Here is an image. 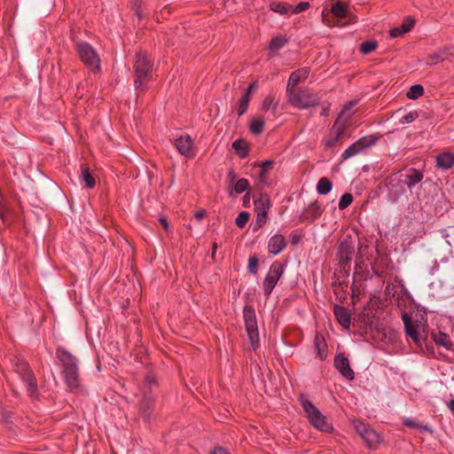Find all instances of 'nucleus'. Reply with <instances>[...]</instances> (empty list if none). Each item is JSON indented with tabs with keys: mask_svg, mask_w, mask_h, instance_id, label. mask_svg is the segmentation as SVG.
<instances>
[{
	"mask_svg": "<svg viewBox=\"0 0 454 454\" xmlns=\"http://www.w3.org/2000/svg\"><path fill=\"white\" fill-rule=\"evenodd\" d=\"M56 354L63 365L62 374L66 384L72 390L78 388L81 384V379L77 359L69 351L61 347L57 348Z\"/></svg>",
	"mask_w": 454,
	"mask_h": 454,
	"instance_id": "nucleus-1",
	"label": "nucleus"
},
{
	"mask_svg": "<svg viewBox=\"0 0 454 454\" xmlns=\"http://www.w3.org/2000/svg\"><path fill=\"white\" fill-rule=\"evenodd\" d=\"M288 103L299 109H307L316 106L320 102V98L317 93L313 92L308 88L304 89H292L286 90Z\"/></svg>",
	"mask_w": 454,
	"mask_h": 454,
	"instance_id": "nucleus-2",
	"label": "nucleus"
},
{
	"mask_svg": "<svg viewBox=\"0 0 454 454\" xmlns=\"http://www.w3.org/2000/svg\"><path fill=\"white\" fill-rule=\"evenodd\" d=\"M301 404L309 423L319 431L331 433L332 424L328 423L326 417L303 395H301Z\"/></svg>",
	"mask_w": 454,
	"mask_h": 454,
	"instance_id": "nucleus-3",
	"label": "nucleus"
},
{
	"mask_svg": "<svg viewBox=\"0 0 454 454\" xmlns=\"http://www.w3.org/2000/svg\"><path fill=\"white\" fill-rule=\"evenodd\" d=\"M136 78L134 81L137 90H144L145 83L152 77L153 64L145 53H139L134 64Z\"/></svg>",
	"mask_w": 454,
	"mask_h": 454,
	"instance_id": "nucleus-4",
	"label": "nucleus"
},
{
	"mask_svg": "<svg viewBox=\"0 0 454 454\" xmlns=\"http://www.w3.org/2000/svg\"><path fill=\"white\" fill-rule=\"evenodd\" d=\"M157 386L158 383L153 375L148 374L145 376L141 388L144 397L140 403L139 409L143 418L146 420L151 418L154 410V399L149 394L154 387H157Z\"/></svg>",
	"mask_w": 454,
	"mask_h": 454,
	"instance_id": "nucleus-5",
	"label": "nucleus"
},
{
	"mask_svg": "<svg viewBox=\"0 0 454 454\" xmlns=\"http://www.w3.org/2000/svg\"><path fill=\"white\" fill-rule=\"evenodd\" d=\"M76 51L82 63L91 72H99L100 59L96 50L88 43L79 42L76 43Z\"/></svg>",
	"mask_w": 454,
	"mask_h": 454,
	"instance_id": "nucleus-6",
	"label": "nucleus"
},
{
	"mask_svg": "<svg viewBox=\"0 0 454 454\" xmlns=\"http://www.w3.org/2000/svg\"><path fill=\"white\" fill-rule=\"evenodd\" d=\"M342 114L343 113L335 120L328 135L322 140L325 148H332L340 145V139L347 135L348 121L342 119Z\"/></svg>",
	"mask_w": 454,
	"mask_h": 454,
	"instance_id": "nucleus-7",
	"label": "nucleus"
},
{
	"mask_svg": "<svg viewBox=\"0 0 454 454\" xmlns=\"http://www.w3.org/2000/svg\"><path fill=\"white\" fill-rule=\"evenodd\" d=\"M243 317L251 347L255 350L259 347L260 338L254 309L250 305H246L243 309Z\"/></svg>",
	"mask_w": 454,
	"mask_h": 454,
	"instance_id": "nucleus-8",
	"label": "nucleus"
},
{
	"mask_svg": "<svg viewBox=\"0 0 454 454\" xmlns=\"http://www.w3.org/2000/svg\"><path fill=\"white\" fill-rule=\"evenodd\" d=\"M283 273L284 267L280 262L276 261L271 263L262 282L263 293L266 296H269L272 293Z\"/></svg>",
	"mask_w": 454,
	"mask_h": 454,
	"instance_id": "nucleus-9",
	"label": "nucleus"
},
{
	"mask_svg": "<svg viewBox=\"0 0 454 454\" xmlns=\"http://www.w3.org/2000/svg\"><path fill=\"white\" fill-rule=\"evenodd\" d=\"M254 207L256 211V219L254 230L261 229L268 220V213L270 208V200L267 197H261L254 200Z\"/></svg>",
	"mask_w": 454,
	"mask_h": 454,
	"instance_id": "nucleus-10",
	"label": "nucleus"
},
{
	"mask_svg": "<svg viewBox=\"0 0 454 454\" xmlns=\"http://www.w3.org/2000/svg\"><path fill=\"white\" fill-rule=\"evenodd\" d=\"M16 371L20 374L23 382L26 384L29 395L33 396L37 390V384L33 372L27 362L20 361L17 364Z\"/></svg>",
	"mask_w": 454,
	"mask_h": 454,
	"instance_id": "nucleus-11",
	"label": "nucleus"
},
{
	"mask_svg": "<svg viewBox=\"0 0 454 454\" xmlns=\"http://www.w3.org/2000/svg\"><path fill=\"white\" fill-rule=\"evenodd\" d=\"M376 141V138L372 136L369 137H363L351 144L343 153H342V159L348 160L359 153H361L364 149L366 147H369L372 145H374Z\"/></svg>",
	"mask_w": 454,
	"mask_h": 454,
	"instance_id": "nucleus-12",
	"label": "nucleus"
},
{
	"mask_svg": "<svg viewBox=\"0 0 454 454\" xmlns=\"http://www.w3.org/2000/svg\"><path fill=\"white\" fill-rule=\"evenodd\" d=\"M354 251V245L349 239H344L340 242L337 255L342 267H345L351 261Z\"/></svg>",
	"mask_w": 454,
	"mask_h": 454,
	"instance_id": "nucleus-13",
	"label": "nucleus"
},
{
	"mask_svg": "<svg viewBox=\"0 0 454 454\" xmlns=\"http://www.w3.org/2000/svg\"><path fill=\"white\" fill-rule=\"evenodd\" d=\"M334 367L347 380H354L355 372L350 367L348 359L343 354H338L335 356Z\"/></svg>",
	"mask_w": 454,
	"mask_h": 454,
	"instance_id": "nucleus-14",
	"label": "nucleus"
},
{
	"mask_svg": "<svg viewBox=\"0 0 454 454\" xmlns=\"http://www.w3.org/2000/svg\"><path fill=\"white\" fill-rule=\"evenodd\" d=\"M402 320L407 335H409L415 342L419 341V322L418 320H413L406 312L402 314Z\"/></svg>",
	"mask_w": 454,
	"mask_h": 454,
	"instance_id": "nucleus-15",
	"label": "nucleus"
},
{
	"mask_svg": "<svg viewBox=\"0 0 454 454\" xmlns=\"http://www.w3.org/2000/svg\"><path fill=\"white\" fill-rule=\"evenodd\" d=\"M323 209L317 201H313L308 205L300 215V221L301 223H312L316 219L321 216Z\"/></svg>",
	"mask_w": 454,
	"mask_h": 454,
	"instance_id": "nucleus-16",
	"label": "nucleus"
},
{
	"mask_svg": "<svg viewBox=\"0 0 454 454\" xmlns=\"http://www.w3.org/2000/svg\"><path fill=\"white\" fill-rule=\"evenodd\" d=\"M174 145L183 156L186 158L192 157L193 141L189 135L176 138L174 141Z\"/></svg>",
	"mask_w": 454,
	"mask_h": 454,
	"instance_id": "nucleus-17",
	"label": "nucleus"
},
{
	"mask_svg": "<svg viewBox=\"0 0 454 454\" xmlns=\"http://www.w3.org/2000/svg\"><path fill=\"white\" fill-rule=\"evenodd\" d=\"M309 67H301L294 71L289 76L286 90L295 89L300 82H304L309 77Z\"/></svg>",
	"mask_w": 454,
	"mask_h": 454,
	"instance_id": "nucleus-18",
	"label": "nucleus"
},
{
	"mask_svg": "<svg viewBox=\"0 0 454 454\" xmlns=\"http://www.w3.org/2000/svg\"><path fill=\"white\" fill-rule=\"evenodd\" d=\"M286 247V240L282 234H275L270 238L268 242V251L270 254L277 255L280 254Z\"/></svg>",
	"mask_w": 454,
	"mask_h": 454,
	"instance_id": "nucleus-19",
	"label": "nucleus"
},
{
	"mask_svg": "<svg viewBox=\"0 0 454 454\" xmlns=\"http://www.w3.org/2000/svg\"><path fill=\"white\" fill-rule=\"evenodd\" d=\"M333 313L337 321L343 328L348 329L350 327V314L346 308L340 305H335L333 309Z\"/></svg>",
	"mask_w": 454,
	"mask_h": 454,
	"instance_id": "nucleus-20",
	"label": "nucleus"
},
{
	"mask_svg": "<svg viewBox=\"0 0 454 454\" xmlns=\"http://www.w3.org/2000/svg\"><path fill=\"white\" fill-rule=\"evenodd\" d=\"M314 347L317 350V356L320 360H325L327 356L328 348L324 336L317 333L314 339Z\"/></svg>",
	"mask_w": 454,
	"mask_h": 454,
	"instance_id": "nucleus-21",
	"label": "nucleus"
},
{
	"mask_svg": "<svg viewBox=\"0 0 454 454\" xmlns=\"http://www.w3.org/2000/svg\"><path fill=\"white\" fill-rule=\"evenodd\" d=\"M454 166V153H442L436 157V167L447 170Z\"/></svg>",
	"mask_w": 454,
	"mask_h": 454,
	"instance_id": "nucleus-22",
	"label": "nucleus"
},
{
	"mask_svg": "<svg viewBox=\"0 0 454 454\" xmlns=\"http://www.w3.org/2000/svg\"><path fill=\"white\" fill-rule=\"evenodd\" d=\"M431 338L434 341L439 345L444 347L446 349H451L453 347V342L450 340V336L442 332L432 333Z\"/></svg>",
	"mask_w": 454,
	"mask_h": 454,
	"instance_id": "nucleus-23",
	"label": "nucleus"
},
{
	"mask_svg": "<svg viewBox=\"0 0 454 454\" xmlns=\"http://www.w3.org/2000/svg\"><path fill=\"white\" fill-rule=\"evenodd\" d=\"M423 173L416 168H410L405 176V184L409 188H412L417 184L422 181Z\"/></svg>",
	"mask_w": 454,
	"mask_h": 454,
	"instance_id": "nucleus-24",
	"label": "nucleus"
},
{
	"mask_svg": "<svg viewBox=\"0 0 454 454\" xmlns=\"http://www.w3.org/2000/svg\"><path fill=\"white\" fill-rule=\"evenodd\" d=\"M232 148L239 158L245 159L249 153V145L244 139H237L232 143Z\"/></svg>",
	"mask_w": 454,
	"mask_h": 454,
	"instance_id": "nucleus-25",
	"label": "nucleus"
},
{
	"mask_svg": "<svg viewBox=\"0 0 454 454\" xmlns=\"http://www.w3.org/2000/svg\"><path fill=\"white\" fill-rule=\"evenodd\" d=\"M450 55V52L449 49H441L438 51L428 55L427 57V63L429 65H435L448 59Z\"/></svg>",
	"mask_w": 454,
	"mask_h": 454,
	"instance_id": "nucleus-26",
	"label": "nucleus"
},
{
	"mask_svg": "<svg viewBox=\"0 0 454 454\" xmlns=\"http://www.w3.org/2000/svg\"><path fill=\"white\" fill-rule=\"evenodd\" d=\"M81 181L84 183V186L88 189H92L96 185V180L93 175L85 165L82 166Z\"/></svg>",
	"mask_w": 454,
	"mask_h": 454,
	"instance_id": "nucleus-27",
	"label": "nucleus"
},
{
	"mask_svg": "<svg viewBox=\"0 0 454 454\" xmlns=\"http://www.w3.org/2000/svg\"><path fill=\"white\" fill-rule=\"evenodd\" d=\"M361 437L367 443L368 447L372 448L375 444L380 442V437L379 434L374 431L372 427H368V429L361 435Z\"/></svg>",
	"mask_w": 454,
	"mask_h": 454,
	"instance_id": "nucleus-28",
	"label": "nucleus"
},
{
	"mask_svg": "<svg viewBox=\"0 0 454 454\" xmlns=\"http://www.w3.org/2000/svg\"><path fill=\"white\" fill-rule=\"evenodd\" d=\"M333 188L332 182L327 177H321L317 184V192L319 194L325 195L331 192Z\"/></svg>",
	"mask_w": 454,
	"mask_h": 454,
	"instance_id": "nucleus-29",
	"label": "nucleus"
},
{
	"mask_svg": "<svg viewBox=\"0 0 454 454\" xmlns=\"http://www.w3.org/2000/svg\"><path fill=\"white\" fill-rule=\"evenodd\" d=\"M331 12L334 17L339 19H343L348 14V11L345 4L340 1L333 4L331 8Z\"/></svg>",
	"mask_w": 454,
	"mask_h": 454,
	"instance_id": "nucleus-30",
	"label": "nucleus"
},
{
	"mask_svg": "<svg viewBox=\"0 0 454 454\" xmlns=\"http://www.w3.org/2000/svg\"><path fill=\"white\" fill-rule=\"evenodd\" d=\"M403 425L408 427L418 428V429H419L421 431H426V432H428L430 434L433 433V430H432V428L429 426L419 424V422L413 420L411 418L404 419H403Z\"/></svg>",
	"mask_w": 454,
	"mask_h": 454,
	"instance_id": "nucleus-31",
	"label": "nucleus"
},
{
	"mask_svg": "<svg viewBox=\"0 0 454 454\" xmlns=\"http://www.w3.org/2000/svg\"><path fill=\"white\" fill-rule=\"evenodd\" d=\"M287 43V39L284 36H276L271 38L269 43V49L271 51H278Z\"/></svg>",
	"mask_w": 454,
	"mask_h": 454,
	"instance_id": "nucleus-32",
	"label": "nucleus"
},
{
	"mask_svg": "<svg viewBox=\"0 0 454 454\" xmlns=\"http://www.w3.org/2000/svg\"><path fill=\"white\" fill-rule=\"evenodd\" d=\"M248 187V181L246 178H240L233 184V190L231 191L230 194L231 196H233V192H235L236 194H240L246 192Z\"/></svg>",
	"mask_w": 454,
	"mask_h": 454,
	"instance_id": "nucleus-33",
	"label": "nucleus"
},
{
	"mask_svg": "<svg viewBox=\"0 0 454 454\" xmlns=\"http://www.w3.org/2000/svg\"><path fill=\"white\" fill-rule=\"evenodd\" d=\"M270 7V10L280 14L287 13L292 9V5L283 2H272Z\"/></svg>",
	"mask_w": 454,
	"mask_h": 454,
	"instance_id": "nucleus-34",
	"label": "nucleus"
},
{
	"mask_svg": "<svg viewBox=\"0 0 454 454\" xmlns=\"http://www.w3.org/2000/svg\"><path fill=\"white\" fill-rule=\"evenodd\" d=\"M424 94V88L420 84L412 85L407 92V98L410 99H417Z\"/></svg>",
	"mask_w": 454,
	"mask_h": 454,
	"instance_id": "nucleus-35",
	"label": "nucleus"
},
{
	"mask_svg": "<svg viewBox=\"0 0 454 454\" xmlns=\"http://www.w3.org/2000/svg\"><path fill=\"white\" fill-rule=\"evenodd\" d=\"M264 121L260 118L253 119L250 123V131L253 134L259 135L263 131Z\"/></svg>",
	"mask_w": 454,
	"mask_h": 454,
	"instance_id": "nucleus-36",
	"label": "nucleus"
},
{
	"mask_svg": "<svg viewBox=\"0 0 454 454\" xmlns=\"http://www.w3.org/2000/svg\"><path fill=\"white\" fill-rule=\"evenodd\" d=\"M250 98H248L247 94H243L239 98V106H238V115L241 116L244 114L249 106Z\"/></svg>",
	"mask_w": 454,
	"mask_h": 454,
	"instance_id": "nucleus-37",
	"label": "nucleus"
},
{
	"mask_svg": "<svg viewBox=\"0 0 454 454\" xmlns=\"http://www.w3.org/2000/svg\"><path fill=\"white\" fill-rule=\"evenodd\" d=\"M378 47V43L375 41H366L360 45V51L364 54H369Z\"/></svg>",
	"mask_w": 454,
	"mask_h": 454,
	"instance_id": "nucleus-38",
	"label": "nucleus"
},
{
	"mask_svg": "<svg viewBox=\"0 0 454 454\" xmlns=\"http://www.w3.org/2000/svg\"><path fill=\"white\" fill-rule=\"evenodd\" d=\"M249 213L247 211L240 212L236 217L235 223L239 228H244L249 220Z\"/></svg>",
	"mask_w": 454,
	"mask_h": 454,
	"instance_id": "nucleus-39",
	"label": "nucleus"
},
{
	"mask_svg": "<svg viewBox=\"0 0 454 454\" xmlns=\"http://www.w3.org/2000/svg\"><path fill=\"white\" fill-rule=\"evenodd\" d=\"M353 201V195L349 192L344 193L339 201V208L345 209L347 208Z\"/></svg>",
	"mask_w": 454,
	"mask_h": 454,
	"instance_id": "nucleus-40",
	"label": "nucleus"
},
{
	"mask_svg": "<svg viewBox=\"0 0 454 454\" xmlns=\"http://www.w3.org/2000/svg\"><path fill=\"white\" fill-rule=\"evenodd\" d=\"M247 268L250 273L257 274L258 271V257L254 254L249 257Z\"/></svg>",
	"mask_w": 454,
	"mask_h": 454,
	"instance_id": "nucleus-41",
	"label": "nucleus"
},
{
	"mask_svg": "<svg viewBox=\"0 0 454 454\" xmlns=\"http://www.w3.org/2000/svg\"><path fill=\"white\" fill-rule=\"evenodd\" d=\"M418 117H419V114L416 111L410 112V113L406 114L405 115H403L400 119V123H402V124L411 123V122L414 121Z\"/></svg>",
	"mask_w": 454,
	"mask_h": 454,
	"instance_id": "nucleus-42",
	"label": "nucleus"
},
{
	"mask_svg": "<svg viewBox=\"0 0 454 454\" xmlns=\"http://www.w3.org/2000/svg\"><path fill=\"white\" fill-rule=\"evenodd\" d=\"M414 24H415L414 19L408 17L403 20V24L400 27L403 28V32L407 33L411 30Z\"/></svg>",
	"mask_w": 454,
	"mask_h": 454,
	"instance_id": "nucleus-43",
	"label": "nucleus"
},
{
	"mask_svg": "<svg viewBox=\"0 0 454 454\" xmlns=\"http://www.w3.org/2000/svg\"><path fill=\"white\" fill-rule=\"evenodd\" d=\"M309 4L308 2H301L296 6H294V7L292 6L291 11L293 13L297 14V13L305 12L306 10L309 9Z\"/></svg>",
	"mask_w": 454,
	"mask_h": 454,
	"instance_id": "nucleus-44",
	"label": "nucleus"
},
{
	"mask_svg": "<svg viewBox=\"0 0 454 454\" xmlns=\"http://www.w3.org/2000/svg\"><path fill=\"white\" fill-rule=\"evenodd\" d=\"M273 106V108H276V104H274V98L271 96H267L262 104V108L264 111H268L271 106Z\"/></svg>",
	"mask_w": 454,
	"mask_h": 454,
	"instance_id": "nucleus-45",
	"label": "nucleus"
},
{
	"mask_svg": "<svg viewBox=\"0 0 454 454\" xmlns=\"http://www.w3.org/2000/svg\"><path fill=\"white\" fill-rule=\"evenodd\" d=\"M354 427H355L356 431L360 435H362L368 429L369 427L367 425H365L361 420H356V421H354Z\"/></svg>",
	"mask_w": 454,
	"mask_h": 454,
	"instance_id": "nucleus-46",
	"label": "nucleus"
},
{
	"mask_svg": "<svg viewBox=\"0 0 454 454\" xmlns=\"http://www.w3.org/2000/svg\"><path fill=\"white\" fill-rule=\"evenodd\" d=\"M403 34H405V32H403V28L401 27H394L389 32V35L392 38L399 37Z\"/></svg>",
	"mask_w": 454,
	"mask_h": 454,
	"instance_id": "nucleus-47",
	"label": "nucleus"
},
{
	"mask_svg": "<svg viewBox=\"0 0 454 454\" xmlns=\"http://www.w3.org/2000/svg\"><path fill=\"white\" fill-rule=\"evenodd\" d=\"M210 454H231L226 449L223 447H215L211 450Z\"/></svg>",
	"mask_w": 454,
	"mask_h": 454,
	"instance_id": "nucleus-48",
	"label": "nucleus"
},
{
	"mask_svg": "<svg viewBox=\"0 0 454 454\" xmlns=\"http://www.w3.org/2000/svg\"><path fill=\"white\" fill-rule=\"evenodd\" d=\"M273 165L272 160H265L261 164V168L263 171L269 170Z\"/></svg>",
	"mask_w": 454,
	"mask_h": 454,
	"instance_id": "nucleus-49",
	"label": "nucleus"
},
{
	"mask_svg": "<svg viewBox=\"0 0 454 454\" xmlns=\"http://www.w3.org/2000/svg\"><path fill=\"white\" fill-rule=\"evenodd\" d=\"M329 112H330V104H327L326 106H324L322 107L320 114L323 116H327V115H329Z\"/></svg>",
	"mask_w": 454,
	"mask_h": 454,
	"instance_id": "nucleus-50",
	"label": "nucleus"
},
{
	"mask_svg": "<svg viewBox=\"0 0 454 454\" xmlns=\"http://www.w3.org/2000/svg\"><path fill=\"white\" fill-rule=\"evenodd\" d=\"M160 223L161 226L163 227V229L166 231H168V223L167 219L165 217L161 216L160 218Z\"/></svg>",
	"mask_w": 454,
	"mask_h": 454,
	"instance_id": "nucleus-51",
	"label": "nucleus"
},
{
	"mask_svg": "<svg viewBox=\"0 0 454 454\" xmlns=\"http://www.w3.org/2000/svg\"><path fill=\"white\" fill-rule=\"evenodd\" d=\"M254 88H255V83L254 82L249 84V86L247 87V89L246 90L244 94H247L248 98H250V94H251V92L253 91V90Z\"/></svg>",
	"mask_w": 454,
	"mask_h": 454,
	"instance_id": "nucleus-52",
	"label": "nucleus"
},
{
	"mask_svg": "<svg viewBox=\"0 0 454 454\" xmlns=\"http://www.w3.org/2000/svg\"><path fill=\"white\" fill-rule=\"evenodd\" d=\"M228 176L229 178L231 179V182L232 183L235 178H236V173L233 169H231L229 172H228Z\"/></svg>",
	"mask_w": 454,
	"mask_h": 454,
	"instance_id": "nucleus-53",
	"label": "nucleus"
},
{
	"mask_svg": "<svg viewBox=\"0 0 454 454\" xmlns=\"http://www.w3.org/2000/svg\"><path fill=\"white\" fill-rule=\"evenodd\" d=\"M448 408L450 409V411L452 412V414L454 415V399H451L449 403H448Z\"/></svg>",
	"mask_w": 454,
	"mask_h": 454,
	"instance_id": "nucleus-54",
	"label": "nucleus"
},
{
	"mask_svg": "<svg viewBox=\"0 0 454 454\" xmlns=\"http://www.w3.org/2000/svg\"><path fill=\"white\" fill-rule=\"evenodd\" d=\"M249 199H250V194H249V192H247V193L244 195V197H243V202H244V204H246L247 202H248V201H249Z\"/></svg>",
	"mask_w": 454,
	"mask_h": 454,
	"instance_id": "nucleus-55",
	"label": "nucleus"
},
{
	"mask_svg": "<svg viewBox=\"0 0 454 454\" xmlns=\"http://www.w3.org/2000/svg\"><path fill=\"white\" fill-rule=\"evenodd\" d=\"M203 216H204V212H200V213H197V214H196V217H197L198 219H200V218H202Z\"/></svg>",
	"mask_w": 454,
	"mask_h": 454,
	"instance_id": "nucleus-56",
	"label": "nucleus"
},
{
	"mask_svg": "<svg viewBox=\"0 0 454 454\" xmlns=\"http://www.w3.org/2000/svg\"><path fill=\"white\" fill-rule=\"evenodd\" d=\"M216 248H217V244H216V242H214L213 246H212V250L216 251Z\"/></svg>",
	"mask_w": 454,
	"mask_h": 454,
	"instance_id": "nucleus-57",
	"label": "nucleus"
},
{
	"mask_svg": "<svg viewBox=\"0 0 454 454\" xmlns=\"http://www.w3.org/2000/svg\"><path fill=\"white\" fill-rule=\"evenodd\" d=\"M136 14L137 15L138 18L142 17V14L137 10L136 11Z\"/></svg>",
	"mask_w": 454,
	"mask_h": 454,
	"instance_id": "nucleus-58",
	"label": "nucleus"
},
{
	"mask_svg": "<svg viewBox=\"0 0 454 454\" xmlns=\"http://www.w3.org/2000/svg\"><path fill=\"white\" fill-rule=\"evenodd\" d=\"M215 252H216V251H215V250H213V251H212V254H211V255H212V257H213V258H214V257H215Z\"/></svg>",
	"mask_w": 454,
	"mask_h": 454,
	"instance_id": "nucleus-59",
	"label": "nucleus"
}]
</instances>
